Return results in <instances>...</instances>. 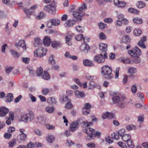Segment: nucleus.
I'll return each mask as SVG.
<instances>
[{"mask_svg": "<svg viewBox=\"0 0 148 148\" xmlns=\"http://www.w3.org/2000/svg\"><path fill=\"white\" fill-rule=\"evenodd\" d=\"M49 91L50 90L49 88H44L42 90V94L44 95H46L48 94Z\"/></svg>", "mask_w": 148, "mask_h": 148, "instance_id": "obj_47", "label": "nucleus"}, {"mask_svg": "<svg viewBox=\"0 0 148 148\" xmlns=\"http://www.w3.org/2000/svg\"><path fill=\"white\" fill-rule=\"evenodd\" d=\"M106 52L102 51L101 54L95 56L94 58V60L98 63H102L105 61V58L107 57Z\"/></svg>", "mask_w": 148, "mask_h": 148, "instance_id": "obj_6", "label": "nucleus"}, {"mask_svg": "<svg viewBox=\"0 0 148 148\" xmlns=\"http://www.w3.org/2000/svg\"><path fill=\"white\" fill-rule=\"evenodd\" d=\"M27 121H29L33 120L34 116L33 112H29V113H27Z\"/></svg>", "mask_w": 148, "mask_h": 148, "instance_id": "obj_22", "label": "nucleus"}, {"mask_svg": "<svg viewBox=\"0 0 148 148\" xmlns=\"http://www.w3.org/2000/svg\"><path fill=\"white\" fill-rule=\"evenodd\" d=\"M87 7V5L84 3L82 6L79 8L78 10L80 12H83L82 11L84 10H86Z\"/></svg>", "mask_w": 148, "mask_h": 148, "instance_id": "obj_52", "label": "nucleus"}, {"mask_svg": "<svg viewBox=\"0 0 148 148\" xmlns=\"http://www.w3.org/2000/svg\"><path fill=\"white\" fill-rule=\"evenodd\" d=\"M114 103L117 104V106L120 108H123L125 106V104L124 101L125 97L121 95H116L113 96L112 98Z\"/></svg>", "mask_w": 148, "mask_h": 148, "instance_id": "obj_3", "label": "nucleus"}, {"mask_svg": "<svg viewBox=\"0 0 148 148\" xmlns=\"http://www.w3.org/2000/svg\"><path fill=\"white\" fill-rule=\"evenodd\" d=\"M122 41L124 43L127 44L130 42L131 39L129 36L128 35L125 36L123 37L122 39Z\"/></svg>", "mask_w": 148, "mask_h": 148, "instance_id": "obj_23", "label": "nucleus"}, {"mask_svg": "<svg viewBox=\"0 0 148 148\" xmlns=\"http://www.w3.org/2000/svg\"><path fill=\"white\" fill-rule=\"evenodd\" d=\"M45 16V14L43 12H40L39 15L37 16V17L38 18L40 19H42L44 18Z\"/></svg>", "mask_w": 148, "mask_h": 148, "instance_id": "obj_51", "label": "nucleus"}, {"mask_svg": "<svg viewBox=\"0 0 148 148\" xmlns=\"http://www.w3.org/2000/svg\"><path fill=\"white\" fill-rule=\"evenodd\" d=\"M51 40L49 36H46L43 40V44L45 46H49L51 43Z\"/></svg>", "mask_w": 148, "mask_h": 148, "instance_id": "obj_15", "label": "nucleus"}, {"mask_svg": "<svg viewBox=\"0 0 148 148\" xmlns=\"http://www.w3.org/2000/svg\"><path fill=\"white\" fill-rule=\"evenodd\" d=\"M43 69L42 68L40 67L38 68L36 71V73L38 76H41L42 74Z\"/></svg>", "mask_w": 148, "mask_h": 148, "instance_id": "obj_44", "label": "nucleus"}, {"mask_svg": "<svg viewBox=\"0 0 148 148\" xmlns=\"http://www.w3.org/2000/svg\"><path fill=\"white\" fill-rule=\"evenodd\" d=\"M14 98L13 95L11 93L7 94L6 101L7 102H10L12 101Z\"/></svg>", "mask_w": 148, "mask_h": 148, "instance_id": "obj_25", "label": "nucleus"}, {"mask_svg": "<svg viewBox=\"0 0 148 148\" xmlns=\"http://www.w3.org/2000/svg\"><path fill=\"white\" fill-rule=\"evenodd\" d=\"M126 144L128 145L129 148H133L134 147V143L132 140L130 139L128 141H127L126 142Z\"/></svg>", "mask_w": 148, "mask_h": 148, "instance_id": "obj_32", "label": "nucleus"}, {"mask_svg": "<svg viewBox=\"0 0 148 148\" xmlns=\"http://www.w3.org/2000/svg\"><path fill=\"white\" fill-rule=\"evenodd\" d=\"M56 1H52L49 5H47L44 7V10L51 14H55L56 11Z\"/></svg>", "mask_w": 148, "mask_h": 148, "instance_id": "obj_5", "label": "nucleus"}, {"mask_svg": "<svg viewBox=\"0 0 148 148\" xmlns=\"http://www.w3.org/2000/svg\"><path fill=\"white\" fill-rule=\"evenodd\" d=\"M48 103L51 104H56L57 103L56 99L54 97H52L48 98L47 99Z\"/></svg>", "mask_w": 148, "mask_h": 148, "instance_id": "obj_20", "label": "nucleus"}, {"mask_svg": "<svg viewBox=\"0 0 148 148\" xmlns=\"http://www.w3.org/2000/svg\"><path fill=\"white\" fill-rule=\"evenodd\" d=\"M120 69V68L118 67L117 68L115 71H114V72L115 73V77L116 78H118L119 77V72Z\"/></svg>", "mask_w": 148, "mask_h": 148, "instance_id": "obj_61", "label": "nucleus"}, {"mask_svg": "<svg viewBox=\"0 0 148 148\" xmlns=\"http://www.w3.org/2000/svg\"><path fill=\"white\" fill-rule=\"evenodd\" d=\"M91 107V105L89 103H86L84 107L83 108H84L88 110H90L89 109Z\"/></svg>", "mask_w": 148, "mask_h": 148, "instance_id": "obj_56", "label": "nucleus"}, {"mask_svg": "<svg viewBox=\"0 0 148 148\" xmlns=\"http://www.w3.org/2000/svg\"><path fill=\"white\" fill-rule=\"evenodd\" d=\"M90 110H88L84 108L82 109V112L83 114L85 115H88L90 113Z\"/></svg>", "mask_w": 148, "mask_h": 148, "instance_id": "obj_64", "label": "nucleus"}, {"mask_svg": "<svg viewBox=\"0 0 148 148\" xmlns=\"http://www.w3.org/2000/svg\"><path fill=\"white\" fill-rule=\"evenodd\" d=\"M114 117L113 114L112 113L106 112L102 116V118L104 119L107 118L108 119H111Z\"/></svg>", "mask_w": 148, "mask_h": 148, "instance_id": "obj_19", "label": "nucleus"}, {"mask_svg": "<svg viewBox=\"0 0 148 148\" xmlns=\"http://www.w3.org/2000/svg\"><path fill=\"white\" fill-rule=\"evenodd\" d=\"M125 130L124 129H121L117 132V133L119 135L122 137L125 134Z\"/></svg>", "mask_w": 148, "mask_h": 148, "instance_id": "obj_42", "label": "nucleus"}, {"mask_svg": "<svg viewBox=\"0 0 148 148\" xmlns=\"http://www.w3.org/2000/svg\"><path fill=\"white\" fill-rule=\"evenodd\" d=\"M83 64L84 65L86 66H94V64L92 61L88 59H85L84 60Z\"/></svg>", "mask_w": 148, "mask_h": 148, "instance_id": "obj_21", "label": "nucleus"}, {"mask_svg": "<svg viewBox=\"0 0 148 148\" xmlns=\"http://www.w3.org/2000/svg\"><path fill=\"white\" fill-rule=\"evenodd\" d=\"M101 73L105 76L106 78L111 79L113 77L112 73V70L111 68L107 65L103 66L101 69Z\"/></svg>", "mask_w": 148, "mask_h": 148, "instance_id": "obj_4", "label": "nucleus"}, {"mask_svg": "<svg viewBox=\"0 0 148 148\" xmlns=\"http://www.w3.org/2000/svg\"><path fill=\"white\" fill-rule=\"evenodd\" d=\"M83 35L82 34H79L75 37V39L78 41L83 40Z\"/></svg>", "mask_w": 148, "mask_h": 148, "instance_id": "obj_50", "label": "nucleus"}, {"mask_svg": "<svg viewBox=\"0 0 148 148\" xmlns=\"http://www.w3.org/2000/svg\"><path fill=\"white\" fill-rule=\"evenodd\" d=\"M27 113L23 114L21 116L20 120L26 123L28 121L27 118Z\"/></svg>", "mask_w": 148, "mask_h": 148, "instance_id": "obj_41", "label": "nucleus"}, {"mask_svg": "<svg viewBox=\"0 0 148 148\" xmlns=\"http://www.w3.org/2000/svg\"><path fill=\"white\" fill-rule=\"evenodd\" d=\"M84 14V12H74L73 13V16L77 19L78 20H81L82 16Z\"/></svg>", "mask_w": 148, "mask_h": 148, "instance_id": "obj_13", "label": "nucleus"}, {"mask_svg": "<svg viewBox=\"0 0 148 148\" xmlns=\"http://www.w3.org/2000/svg\"><path fill=\"white\" fill-rule=\"evenodd\" d=\"M117 17L118 20L122 21L123 22V24H127L128 22V21L124 18V16L122 14H118L117 16Z\"/></svg>", "mask_w": 148, "mask_h": 148, "instance_id": "obj_17", "label": "nucleus"}, {"mask_svg": "<svg viewBox=\"0 0 148 148\" xmlns=\"http://www.w3.org/2000/svg\"><path fill=\"white\" fill-rule=\"evenodd\" d=\"M87 146L90 148H94L95 147V144L93 143H87L86 145Z\"/></svg>", "mask_w": 148, "mask_h": 148, "instance_id": "obj_60", "label": "nucleus"}, {"mask_svg": "<svg viewBox=\"0 0 148 148\" xmlns=\"http://www.w3.org/2000/svg\"><path fill=\"white\" fill-rule=\"evenodd\" d=\"M118 145L122 148H127L125 144L122 142H119L117 143Z\"/></svg>", "mask_w": 148, "mask_h": 148, "instance_id": "obj_58", "label": "nucleus"}, {"mask_svg": "<svg viewBox=\"0 0 148 148\" xmlns=\"http://www.w3.org/2000/svg\"><path fill=\"white\" fill-rule=\"evenodd\" d=\"M128 53L134 57L132 60L134 63H138L140 62V60L139 56L141 54V51L137 47H136L131 50L128 51Z\"/></svg>", "mask_w": 148, "mask_h": 148, "instance_id": "obj_1", "label": "nucleus"}, {"mask_svg": "<svg viewBox=\"0 0 148 148\" xmlns=\"http://www.w3.org/2000/svg\"><path fill=\"white\" fill-rule=\"evenodd\" d=\"M22 9L24 12L26 14L28 18H29L30 17L28 16V15H33V14L34 13V12L31 10V9L30 8L29 9H28L26 8H23Z\"/></svg>", "mask_w": 148, "mask_h": 148, "instance_id": "obj_14", "label": "nucleus"}, {"mask_svg": "<svg viewBox=\"0 0 148 148\" xmlns=\"http://www.w3.org/2000/svg\"><path fill=\"white\" fill-rule=\"evenodd\" d=\"M76 29L79 33H82L84 31V28L83 27L78 25L76 26Z\"/></svg>", "mask_w": 148, "mask_h": 148, "instance_id": "obj_39", "label": "nucleus"}, {"mask_svg": "<svg viewBox=\"0 0 148 148\" xmlns=\"http://www.w3.org/2000/svg\"><path fill=\"white\" fill-rule=\"evenodd\" d=\"M71 36L70 35L66 36L65 38L66 43L68 45H72L71 41Z\"/></svg>", "mask_w": 148, "mask_h": 148, "instance_id": "obj_31", "label": "nucleus"}, {"mask_svg": "<svg viewBox=\"0 0 148 148\" xmlns=\"http://www.w3.org/2000/svg\"><path fill=\"white\" fill-rule=\"evenodd\" d=\"M119 135H117L115 133H113L111 134V136L112 138L116 140H118L119 139Z\"/></svg>", "mask_w": 148, "mask_h": 148, "instance_id": "obj_53", "label": "nucleus"}, {"mask_svg": "<svg viewBox=\"0 0 148 148\" xmlns=\"http://www.w3.org/2000/svg\"><path fill=\"white\" fill-rule=\"evenodd\" d=\"M42 78L44 79L48 80L50 79L49 75L47 71H45L42 74Z\"/></svg>", "mask_w": 148, "mask_h": 148, "instance_id": "obj_34", "label": "nucleus"}, {"mask_svg": "<svg viewBox=\"0 0 148 148\" xmlns=\"http://www.w3.org/2000/svg\"><path fill=\"white\" fill-rule=\"evenodd\" d=\"M78 123L77 122H73L71 125L70 130L72 131H74L78 127Z\"/></svg>", "mask_w": 148, "mask_h": 148, "instance_id": "obj_16", "label": "nucleus"}, {"mask_svg": "<svg viewBox=\"0 0 148 148\" xmlns=\"http://www.w3.org/2000/svg\"><path fill=\"white\" fill-rule=\"evenodd\" d=\"M83 124L82 127H85L90 126V125H92V123L91 122H88L87 121H83L82 122Z\"/></svg>", "mask_w": 148, "mask_h": 148, "instance_id": "obj_43", "label": "nucleus"}, {"mask_svg": "<svg viewBox=\"0 0 148 148\" xmlns=\"http://www.w3.org/2000/svg\"><path fill=\"white\" fill-rule=\"evenodd\" d=\"M99 36L101 39L105 40L106 38V35L103 32L99 33Z\"/></svg>", "mask_w": 148, "mask_h": 148, "instance_id": "obj_59", "label": "nucleus"}, {"mask_svg": "<svg viewBox=\"0 0 148 148\" xmlns=\"http://www.w3.org/2000/svg\"><path fill=\"white\" fill-rule=\"evenodd\" d=\"M55 139L54 137L52 135H49L47 137V141L49 143H51Z\"/></svg>", "mask_w": 148, "mask_h": 148, "instance_id": "obj_40", "label": "nucleus"}, {"mask_svg": "<svg viewBox=\"0 0 148 148\" xmlns=\"http://www.w3.org/2000/svg\"><path fill=\"white\" fill-rule=\"evenodd\" d=\"M75 23V21L74 20H69L66 22V24L69 27L72 26Z\"/></svg>", "mask_w": 148, "mask_h": 148, "instance_id": "obj_33", "label": "nucleus"}, {"mask_svg": "<svg viewBox=\"0 0 148 148\" xmlns=\"http://www.w3.org/2000/svg\"><path fill=\"white\" fill-rule=\"evenodd\" d=\"M75 95L78 97H82L85 96V94L83 91H79L76 90L75 92Z\"/></svg>", "mask_w": 148, "mask_h": 148, "instance_id": "obj_30", "label": "nucleus"}, {"mask_svg": "<svg viewBox=\"0 0 148 148\" xmlns=\"http://www.w3.org/2000/svg\"><path fill=\"white\" fill-rule=\"evenodd\" d=\"M126 129L128 131H130L132 130L135 129V127L133 125H128L126 127Z\"/></svg>", "mask_w": 148, "mask_h": 148, "instance_id": "obj_54", "label": "nucleus"}, {"mask_svg": "<svg viewBox=\"0 0 148 148\" xmlns=\"http://www.w3.org/2000/svg\"><path fill=\"white\" fill-rule=\"evenodd\" d=\"M115 23L116 26L119 27L121 26L122 23H123V22L120 20H118L116 21Z\"/></svg>", "mask_w": 148, "mask_h": 148, "instance_id": "obj_62", "label": "nucleus"}, {"mask_svg": "<svg viewBox=\"0 0 148 148\" xmlns=\"http://www.w3.org/2000/svg\"><path fill=\"white\" fill-rule=\"evenodd\" d=\"M47 51L46 49L44 51L43 48L40 47L34 52V54L35 56L42 57L46 54Z\"/></svg>", "mask_w": 148, "mask_h": 148, "instance_id": "obj_8", "label": "nucleus"}, {"mask_svg": "<svg viewBox=\"0 0 148 148\" xmlns=\"http://www.w3.org/2000/svg\"><path fill=\"white\" fill-rule=\"evenodd\" d=\"M60 45V43L58 42L54 41L52 42L51 46L53 48H56Z\"/></svg>", "mask_w": 148, "mask_h": 148, "instance_id": "obj_46", "label": "nucleus"}, {"mask_svg": "<svg viewBox=\"0 0 148 148\" xmlns=\"http://www.w3.org/2000/svg\"><path fill=\"white\" fill-rule=\"evenodd\" d=\"M51 23L53 25H57L60 23V21L58 19H51Z\"/></svg>", "mask_w": 148, "mask_h": 148, "instance_id": "obj_29", "label": "nucleus"}, {"mask_svg": "<svg viewBox=\"0 0 148 148\" xmlns=\"http://www.w3.org/2000/svg\"><path fill=\"white\" fill-rule=\"evenodd\" d=\"M16 143L15 138H13L11 141L9 143V145L10 147H13L15 144Z\"/></svg>", "mask_w": 148, "mask_h": 148, "instance_id": "obj_49", "label": "nucleus"}, {"mask_svg": "<svg viewBox=\"0 0 148 148\" xmlns=\"http://www.w3.org/2000/svg\"><path fill=\"white\" fill-rule=\"evenodd\" d=\"M98 25L99 28L101 29H103L106 26V24L101 22L98 23Z\"/></svg>", "mask_w": 148, "mask_h": 148, "instance_id": "obj_55", "label": "nucleus"}, {"mask_svg": "<svg viewBox=\"0 0 148 148\" xmlns=\"http://www.w3.org/2000/svg\"><path fill=\"white\" fill-rule=\"evenodd\" d=\"M9 112V110L4 107H0V116L3 117L5 116Z\"/></svg>", "mask_w": 148, "mask_h": 148, "instance_id": "obj_12", "label": "nucleus"}, {"mask_svg": "<svg viewBox=\"0 0 148 148\" xmlns=\"http://www.w3.org/2000/svg\"><path fill=\"white\" fill-rule=\"evenodd\" d=\"M137 6L139 8H143L146 6V4L144 2L139 1H138L136 4Z\"/></svg>", "mask_w": 148, "mask_h": 148, "instance_id": "obj_38", "label": "nucleus"}, {"mask_svg": "<svg viewBox=\"0 0 148 148\" xmlns=\"http://www.w3.org/2000/svg\"><path fill=\"white\" fill-rule=\"evenodd\" d=\"M142 33L141 30L140 28H136L133 31V34L136 36H139Z\"/></svg>", "mask_w": 148, "mask_h": 148, "instance_id": "obj_24", "label": "nucleus"}, {"mask_svg": "<svg viewBox=\"0 0 148 148\" xmlns=\"http://www.w3.org/2000/svg\"><path fill=\"white\" fill-rule=\"evenodd\" d=\"M133 22L138 24H140L143 23L142 20L138 17H135L133 19Z\"/></svg>", "mask_w": 148, "mask_h": 148, "instance_id": "obj_35", "label": "nucleus"}, {"mask_svg": "<svg viewBox=\"0 0 148 148\" xmlns=\"http://www.w3.org/2000/svg\"><path fill=\"white\" fill-rule=\"evenodd\" d=\"M46 127L48 130H54L55 129V127L54 126L49 124H46Z\"/></svg>", "mask_w": 148, "mask_h": 148, "instance_id": "obj_57", "label": "nucleus"}, {"mask_svg": "<svg viewBox=\"0 0 148 148\" xmlns=\"http://www.w3.org/2000/svg\"><path fill=\"white\" fill-rule=\"evenodd\" d=\"M90 38L87 37H84L83 39V43L82 44L80 47V49L83 52H85L90 49L88 45L87 44L90 41Z\"/></svg>", "mask_w": 148, "mask_h": 148, "instance_id": "obj_7", "label": "nucleus"}, {"mask_svg": "<svg viewBox=\"0 0 148 148\" xmlns=\"http://www.w3.org/2000/svg\"><path fill=\"white\" fill-rule=\"evenodd\" d=\"M55 110V108L54 107L47 106L45 108L46 111L49 113H52Z\"/></svg>", "mask_w": 148, "mask_h": 148, "instance_id": "obj_37", "label": "nucleus"}, {"mask_svg": "<svg viewBox=\"0 0 148 148\" xmlns=\"http://www.w3.org/2000/svg\"><path fill=\"white\" fill-rule=\"evenodd\" d=\"M107 47V44L103 43H101L99 45V48L100 50H102V51H105L106 52Z\"/></svg>", "mask_w": 148, "mask_h": 148, "instance_id": "obj_28", "label": "nucleus"}, {"mask_svg": "<svg viewBox=\"0 0 148 148\" xmlns=\"http://www.w3.org/2000/svg\"><path fill=\"white\" fill-rule=\"evenodd\" d=\"M18 45L22 47L24 49H26V44L24 40H20L18 43Z\"/></svg>", "mask_w": 148, "mask_h": 148, "instance_id": "obj_27", "label": "nucleus"}, {"mask_svg": "<svg viewBox=\"0 0 148 148\" xmlns=\"http://www.w3.org/2000/svg\"><path fill=\"white\" fill-rule=\"evenodd\" d=\"M121 138L122 140L125 142L131 139V136L129 134H125Z\"/></svg>", "mask_w": 148, "mask_h": 148, "instance_id": "obj_26", "label": "nucleus"}, {"mask_svg": "<svg viewBox=\"0 0 148 148\" xmlns=\"http://www.w3.org/2000/svg\"><path fill=\"white\" fill-rule=\"evenodd\" d=\"M71 100L69 99L65 106V108L67 109L71 108L73 107V106L71 103Z\"/></svg>", "mask_w": 148, "mask_h": 148, "instance_id": "obj_45", "label": "nucleus"}, {"mask_svg": "<svg viewBox=\"0 0 148 148\" xmlns=\"http://www.w3.org/2000/svg\"><path fill=\"white\" fill-rule=\"evenodd\" d=\"M29 96L30 99L32 102H34L36 101V98L34 96L31 94H29Z\"/></svg>", "mask_w": 148, "mask_h": 148, "instance_id": "obj_63", "label": "nucleus"}, {"mask_svg": "<svg viewBox=\"0 0 148 148\" xmlns=\"http://www.w3.org/2000/svg\"><path fill=\"white\" fill-rule=\"evenodd\" d=\"M10 52L12 56L15 58H18L20 56V54L13 50H10Z\"/></svg>", "mask_w": 148, "mask_h": 148, "instance_id": "obj_36", "label": "nucleus"}, {"mask_svg": "<svg viewBox=\"0 0 148 148\" xmlns=\"http://www.w3.org/2000/svg\"><path fill=\"white\" fill-rule=\"evenodd\" d=\"M147 41V37L144 36L141 38L140 40L138 42V45L140 47L145 49L146 48V46L145 44V42Z\"/></svg>", "mask_w": 148, "mask_h": 148, "instance_id": "obj_9", "label": "nucleus"}, {"mask_svg": "<svg viewBox=\"0 0 148 148\" xmlns=\"http://www.w3.org/2000/svg\"><path fill=\"white\" fill-rule=\"evenodd\" d=\"M27 135L25 134H20L17 137V140L20 142H22L26 140Z\"/></svg>", "mask_w": 148, "mask_h": 148, "instance_id": "obj_10", "label": "nucleus"}, {"mask_svg": "<svg viewBox=\"0 0 148 148\" xmlns=\"http://www.w3.org/2000/svg\"><path fill=\"white\" fill-rule=\"evenodd\" d=\"M114 3L116 6L121 8L125 7L126 4L124 1H120L119 0H114Z\"/></svg>", "mask_w": 148, "mask_h": 148, "instance_id": "obj_11", "label": "nucleus"}, {"mask_svg": "<svg viewBox=\"0 0 148 148\" xmlns=\"http://www.w3.org/2000/svg\"><path fill=\"white\" fill-rule=\"evenodd\" d=\"M95 130L90 127H87L83 130V132L87 134V136L85 137L87 140H90L94 139L96 136L99 137L100 135V133L96 131L95 133Z\"/></svg>", "mask_w": 148, "mask_h": 148, "instance_id": "obj_2", "label": "nucleus"}, {"mask_svg": "<svg viewBox=\"0 0 148 148\" xmlns=\"http://www.w3.org/2000/svg\"><path fill=\"white\" fill-rule=\"evenodd\" d=\"M42 45L41 41L40 38H34V45L35 47H41Z\"/></svg>", "mask_w": 148, "mask_h": 148, "instance_id": "obj_18", "label": "nucleus"}, {"mask_svg": "<svg viewBox=\"0 0 148 148\" xmlns=\"http://www.w3.org/2000/svg\"><path fill=\"white\" fill-rule=\"evenodd\" d=\"M128 11L130 13H132L136 14H138L139 13V11L138 10H135L132 8H130L128 9Z\"/></svg>", "mask_w": 148, "mask_h": 148, "instance_id": "obj_48", "label": "nucleus"}]
</instances>
